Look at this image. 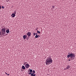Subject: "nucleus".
I'll return each instance as SVG.
<instances>
[{
	"mask_svg": "<svg viewBox=\"0 0 76 76\" xmlns=\"http://www.w3.org/2000/svg\"><path fill=\"white\" fill-rule=\"evenodd\" d=\"M53 61L52 58L51 57H48L47 58L46 60L45 63L46 65H49L51 64Z\"/></svg>",
	"mask_w": 76,
	"mask_h": 76,
	"instance_id": "obj_1",
	"label": "nucleus"
},
{
	"mask_svg": "<svg viewBox=\"0 0 76 76\" xmlns=\"http://www.w3.org/2000/svg\"><path fill=\"white\" fill-rule=\"evenodd\" d=\"M67 57L68 58H69L70 57V58L71 60H73L75 57V54L72 53H70V54L68 55Z\"/></svg>",
	"mask_w": 76,
	"mask_h": 76,
	"instance_id": "obj_2",
	"label": "nucleus"
},
{
	"mask_svg": "<svg viewBox=\"0 0 76 76\" xmlns=\"http://www.w3.org/2000/svg\"><path fill=\"white\" fill-rule=\"evenodd\" d=\"M6 33V29H5V28H2L1 31H0V37H2V35L5 34Z\"/></svg>",
	"mask_w": 76,
	"mask_h": 76,
	"instance_id": "obj_3",
	"label": "nucleus"
},
{
	"mask_svg": "<svg viewBox=\"0 0 76 76\" xmlns=\"http://www.w3.org/2000/svg\"><path fill=\"white\" fill-rule=\"evenodd\" d=\"M31 33H30V32H28L27 33L26 35L28 37H29L31 36Z\"/></svg>",
	"mask_w": 76,
	"mask_h": 76,
	"instance_id": "obj_4",
	"label": "nucleus"
},
{
	"mask_svg": "<svg viewBox=\"0 0 76 76\" xmlns=\"http://www.w3.org/2000/svg\"><path fill=\"white\" fill-rule=\"evenodd\" d=\"M30 65H29L28 64H26L25 65V66L26 67V68H28L29 66H30Z\"/></svg>",
	"mask_w": 76,
	"mask_h": 76,
	"instance_id": "obj_5",
	"label": "nucleus"
},
{
	"mask_svg": "<svg viewBox=\"0 0 76 76\" xmlns=\"http://www.w3.org/2000/svg\"><path fill=\"white\" fill-rule=\"evenodd\" d=\"M27 37V35H24L23 36V39H26Z\"/></svg>",
	"mask_w": 76,
	"mask_h": 76,
	"instance_id": "obj_6",
	"label": "nucleus"
},
{
	"mask_svg": "<svg viewBox=\"0 0 76 76\" xmlns=\"http://www.w3.org/2000/svg\"><path fill=\"white\" fill-rule=\"evenodd\" d=\"M15 16V15L14 13H12L11 14V16L12 18H14V17Z\"/></svg>",
	"mask_w": 76,
	"mask_h": 76,
	"instance_id": "obj_7",
	"label": "nucleus"
},
{
	"mask_svg": "<svg viewBox=\"0 0 76 76\" xmlns=\"http://www.w3.org/2000/svg\"><path fill=\"white\" fill-rule=\"evenodd\" d=\"M70 68V66H69L68 65L66 67V69H69V68Z\"/></svg>",
	"mask_w": 76,
	"mask_h": 76,
	"instance_id": "obj_8",
	"label": "nucleus"
},
{
	"mask_svg": "<svg viewBox=\"0 0 76 76\" xmlns=\"http://www.w3.org/2000/svg\"><path fill=\"white\" fill-rule=\"evenodd\" d=\"M22 69H26V68L24 66H22Z\"/></svg>",
	"mask_w": 76,
	"mask_h": 76,
	"instance_id": "obj_9",
	"label": "nucleus"
},
{
	"mask_svg": "<svg viewBox=\"0 0 76 76\" xmlns=\"http://www.w3.org/2000/svg\"><path fill=\"white\" fill-rule=\"evenodd\" d=\"M31 76H36V74H34L33 73H32L31 74Z\"/></svg>",
	"mask_w": 76,
	"mask_h": 76,
	"instance_id": "obj_10",
	"label": "nucleus"
},
{
	"mask_svg": "<svg viewBox=\"0 0 76 76\" xmlns=\"http://www.w3.org/2000/svg\"><path fill=\"white\" fill-rule=\"evenodd\" d=\"M9 29H8V30H6V32H7V33H9Z\"/></svg>",
	"mask_w": 76,
	"mask_h": 76,
	"instance_id": "obj_11",
	"label": "nucleus"
},
{
	"mask_svg": "<svg viewBox=\"0 0 76 76\" xmlns=\"http://www.w3.org/2000/svg\"><path fill=\"white\" fill-rule=\"evenodd\" d=\"M52 9H53V10L54 9V8L55 7V6L54 5L52 6Z\"/></svg>",
	"mask_w": 76,
	"mask_h": 76,
	"instance_id": "obj_12",
	"label": "nucleus"
},
{
	"mask_svg": "<svg viewBox=\"0 0 76 76\" xmlns=\"http://www.w3.org/2000/svg\"><path fill=\"white\" fill-rule=\"evenodd\" d=\"M37 33L38 34H40V31H39L38 30H37Z\"/></svg>",
	"mask_w": 76,
	"mask_h": 76,
	"instance_id": "obj_13",
	"label": "nucleus"
},
{
	"mask_svg": "<svg viewBox=\"0 0 76 76\" xmlns=\"http://www.w3.org/2000/svg\"><path fill=\"white\" fill-rule=\"evenodd\" d=\"M32 72H33L32 74H34V73H35V72L34 70H33V71H32Z\"/></svg>",
	"mask_w": 76,
	"mask_h": 76,
	"instance_id": "obj_14",
	"label": "nucleus"
},
{
	"mask_svg": "<svg viewBox=\"0 0 76 76\" xmlns=\"http://www.w3.org/2000/svg\"><path fill=\"white\" fill-rule=\"evenodd\" d=\"M38 36L37 35H36L35 36V37L36 38H38Z\"/></svg>",
	"mask_w": 76,
	"mask_h": 76,
	"instance_id": "obj_15",
	"label": "nucleus"
},
{
	"mask_svg": "<svg viewBox=\"0 0 76 76\" xmlns=\"http://www.w3.org/2000/svg\"><path fill=\"white\" fill-rule=\"evenodd\" d=\"M30 72L31 73L32 72V69H30Z\"/></svg>",
	"mask_w": 76,
	"mask_h": 76,
	"instance_id": "obj_16",
	"label": "nucleus"
},
{
	"mask_svg": "<svg viewBox=\"0 0 76 76\" xmlns=\"http://www.w3.org/2000/svg\"><path fill=\"white\" fill-rule=\"evenodd\" d=\"M14 13H13V14H14L15 15V14H16V11H14Z\"/></svg>",
	"mask_w": 76,
	"mask_h": 76,
	"instance_id": "obj_17",
	"label": "nucleus"
},
{
	"mask_svg": "<svg viewBox=\"0 0 76 76\" xmlns=\"http://www.w3.org/2000/svg\"><path fill=\"white\" fill-rule=\"evenodd\" d=\"M32 74L31 72H29V73H28V74H29V75H30V74Z\"/></svg>",
	"mask_w": 76,
	"mask_h": 76,
	"instance_id": "obj_18",
	"label": "nucleus"
},
{
	"mask_svg": "<svg viewBox=\"0 0 76 76\" xmlns=\"http://www.w3.org/2000/svg\"><path fill=\"white\" fill-rule=\"evenodd\" d=\"M4 7L3 6H2V8L4 9Z\"/></svg>",
	"mask_w": 76,
	"mask_h": 76,
	"instance_id": "obj_19",
	"label": "nucleus"
},
{
	"mask_svg": "<svg viewBox=\"0 0 76 76\" xmlns=\"http://www.w3.org/2000/svg\"><path fill=\"white\" fill-rule=\"evenodd\" d=\"M10 0H6V1H7V2H8V1H9Z\"/></svg>",
	"mask_w": 76,
	"mask_h": 76,
	"instance_id": "obj_20",
	"label": "nucleus"
},
{
	"mask_svg": "<svg viewBox=\"0 0 76 76\" xmlns=\"http://www.w3.org/2000/svg\"><path fill=\"white\" fill-rule=\"evenodd\" d=\"M36 35V34L35 33H33V35Z\"/></svg>",
	"mask_w": 76,
	"mask_h": 76,
	"instance_id": "obj_21",
	"label": "nucleus"
},
{
	"mask_svg": "<svg viewBox=\"0 0 76 76\" xmlns=\"http://www.w3.org/2000/svg\"><path fill=\"white\" fill-rule=\"evenodd\" d=\"M5 74H6V75H7V73H6V72H5Z\"/></svg>",
	"mask_w": 76,
	"mask_h": 76,
	"instance_id": "obj_22",
	"label": "nucleus"
},
{
	"mask_svg": "<svg viewBox=\"0 0 76 76\" xmlns=\"http://www.w3.org/2000/svg\"><path fill=\"white\" fill-rule=\"evenodd\" d=\"M35 34L36 35H37V33H35Z\"/></svg>",
	"mask_w": 76,
	"mask_h": 76,
	"instance_id": "obj_23",
	"label": "nucleus"
},
{
	"mask_svg": "<svg viewBox=\"0 0 76 76\" xmlns=\"http://www.w3.org/2000/svg\"><path fill=\"white\" fill-rule=\"evenodd\" d=\"M7 75H10V74H7Z\"/></svg>",
	"mask_w": 76,
	"mask_h": 76,
	"instance_id": "obj_24",
	"label": "nucleus"
},
{
	"mask_svg": "<svg viewBox=\"0 0 76 76\" xmlns=\"http://www.w3.org/2000/svg\"><path fill=\"white\" fill-rule=\"evenodd\" d=\"M69 61H71V60H70V59H69Z\"/></svg>",
	"mask_w": 76,
	"mask_h": 76,
	"instance_id": "obj_25",
	"label": "nucleus"
},
{
	"mask_svg": "<svg viewBox=\"0 0 76 76\" xmlns=\"http://www.w3.org/2000/svg\"><path fill=\"white\" fill-rule=\"evenodd\" d=\"M66 68H65L64 70H66Z\"/></svg>",
	"mask_w": 76,
	"mask_h": 76,
	"instance_id": "obj_26",
	"label": "nucleus"
},
{
	"mask_svg": "<svg viewBox=\"0 0 76 76\" xmlns=\"http://www.w3.org/2000/svg\"><path fill=\"white\" fill-rule=\"evenodd\" d=\"M68 54H70V53H68Z\"/></svg>",
	"mask_w": 76,
	"mask_h": 76,
	"instance_id": "obj_27",
	"label": "nucleus"
},
{
	"mask_svg": "<svg viewBox=\"0 0 76 76\" xmlns=\"http://www.w3.org/2000/svg\"><path fill=\"white\" fill-rule=\"evenodd\" d=\"M25 63H26V62H25Z\"/></svg>",
	"mask_w": 76,
	"mask_h": 76,
	"instance_id": "obj_28",
	"label": "nucleus"
}]
</instances>
